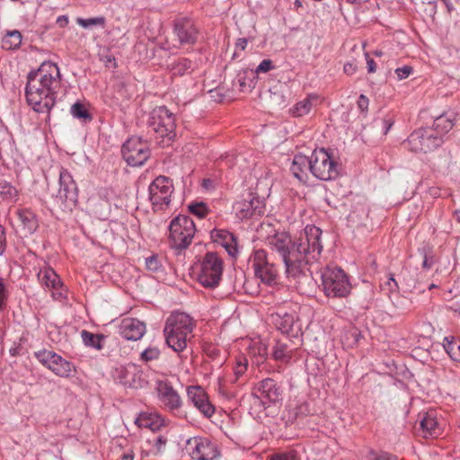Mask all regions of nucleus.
Instances as JSON below:
<instances>
[{"mask_svg": "<svg viewBox=\"0 0 460 460\" xmlns=\"http://www.w3.org/2000/svg\"><path fill=\"white\" fill-rule=\"evenodd\" d=\"M321 235L319 227L308 225L295 239L287 232H276L268 237V244L281 258L287 277L296 279L305 276L307 266L320 257L323 250Z\"/></svg>", "mask_w": 460, "mask_h": 460, "instance_id": "f257e3e1", "label": "nucleus"}, {"mask_svg": "<svg viewBox=\"0 0 460 460\" xmlns=\"http://www.w3.org/2000/svg\"><path fill=\"white\" fill-rule=\"evenodd\" d=\"M61 88V74L56 63L44 61L38 69L27 75L25 98L28 105L38 113L49 112L55 106Z\"/></svg>", "mask_w": 460, "mask_h": 460, "instance_id": "f03ea898", "label": "nucleus"}, {"mask_svg": "<svg viewBox=\"0 0 460 460\" xmlns=\"http://www.w3.org/2000/svg\"><path fill=\"white\" fill-rule=\"evenodd\" d=\"M146 126L148 134L159 146H169L176 137L175 116L165 106H158L151 111Z\"/></svg>", "mask_w": 460, "mask_h": 460, "instance_id": "7ed1b4c3", "label": "nucleus"}, {"mask_svg": "<svg viewBox=\"0 0 460 460\" xmlns=\"http://www.w3.org/2000/svg\"><path fill=\"white\" fill-rule=\"evenodd\" d=\"M195 323L185 313H172L166 320L164 333L167 345L175 352H181L187 347Z\"/></svg>", "mask_w": 460, "mask_h": 460, "instance_id": "20e7f679", "label": "nucleus"}, {"mask_svg": "<svg viewBox=\"0 0 460 460\" xmlns=\"http://www.w3.org/2000/svg\"><path fill=\"white\" fill-rule=\"evenodd\" d=\"M168 242L172 249L178 253L186 250L195 235L196 226L187 215H178L170 223Z\"/></svg>", "mask_w": 460, "mask_h": 460, "instance_id": "39448f33", "label": "nucleus"}, {"mask_svg": "<svg viewBox=\"0 0 460 460\" xmlns=\"http://www.w3.org/2000/svg\"><path fill=\"white\" fill-rule=\"evenodd\" d=\"M322 286L328 297L343 298L351 290V284L345 271L337 266H327L321 271Z\"/></svg>", "mask_w": 460, "mask_h": 460, "instance_id": "423d86ee", "label": "nucleus"}, {"mask_svg": "<svg viewBox=\"0 0 460 460\" xmlns=\"http://www.w3.org/2000/svg\"><path fill=\"white\" fill-rule=\"evenodd\" d=\"M310 172L321 181L335 180L340 175V164L324 148L314 149L309 157Z\"/></svg>", "mask_w": 460, "mask_h": 460, "instance_id": "0eeeda50", "label": "nucleus"}, {"mask_svg": "<svg viewBox=\"0 0 460 460\" xmlns=\"http://www.w3.org/2000/svg\"><path fill=\"white\" fill-rule=\"evenodd\" d=\"M249 261L254 270V275L263 284L274 286L278 284L279 270L270 259L264 249L254 250L249 257Z\"/></svg>", "mask_w": 460, "mask_h": 460, "instance_id": "6e6552de", "label": "nucleus"}, {"mask_svg": "<svg viewBox=\"0 0 460 460\" xmlns=\"http://www.w3.org/2000/svg\"><path fill=\"white\" fill-rule=\"evenodd\" d=\"M58 185L59 189L54 196V201L62 210H72L77 204L78 189L67 169L61 168Z\"/></svg>", "mask_w": 460, "mask_h": 460, "instance_id": "1a4fd4ad", "label": "nucleus"}, {"mask_svg": "<svg viewBox=\"0 0 460 460\" xmlns=\"http://www.w3.org/2000/svg\"><path fill=\"white\" fill-rule=\"evenodd\" d=\"M223 272V261L216 252H207L198 275L199 282L208 288L218 286Z\"/></svg>", "mask_w": 460, "mask_h": 460, "instance_id": "9d476101", "label": "nucleus"}, {"mask_svg": "<svg viewBox=\"0 0 460 460\" xmlns=\"http://www.w3.org/2000/svg\"><path fill=\"white\" fill-rule=\"evenodd\" d=\"M444 142L441 136L435 134L433 129L420 128L413 131L404 143L414 153H429L434 151Z\"/></svg>", "mask_w": 460, "mask_h": 460, "instance_id": "9b49d317", "label": "nucleus"}, {"mask_svg": "<svg viewBox=\"0 0 460 460\" xmlns=\"http://www.w3.org/2000/svg\"><path fill=\"white\" fill-rule=\"evenodd\" d=\"M252 397L253 405L267 409L271 404L281 401L282 391L277 381L272 378H265L252 389Z\"/></svg>", "mask_w": 460, "mask_h": 460, "instance_id": "f8f14e48", "label": "nucleus"}, {"mask_svg": "<svg viewBox=\"0 0 460 460\" xmlns=\"http://www.w3.org/2000/svg\"><path fill=\"white\" fill-rule=\"evenodd\" d=\"M186 450L193 460H217L221 451L217 441L207 437H193L187 440Z\"/></svg>", "mask_w": 460, "mask_h": 460, "instance_id": "ddd939ff", "label": "nucleus"}, {"mask_svg": "<svg viewBox=\"0 0 460 460\" xmlns=\"http://www.w3.org/2000/svg\"><path fill=\"white\" fill-rule=\"evenodd\" d=\"M199 33V27L190 16L179 15L172 21V34L181 47L195 45Z\"/></svg>", "mask_w": 460, "mask_h": 460, "instance_id": "4468645a", "label": "nucleus"}, {"mask_svg": "<svg viewBox=\"0 0 460 460\" xmlns=\"http://www.w3.org/2000/svg\"><path fill=\"white\" fill-rule=\"evenodd\" d=\"M149 200L153 209L163 210L171 203V197L173 192L172 181L170 178L160 175L149 185Z\"/></svg>", "mask_w": 460, "mask_h": 460, "instance_id": "2eb2a0df", "label": "nucleus"}, {"mask_svg": "<svg viewBox=\"0 0 460 460\" xmlns=\"http://www.w3.org/2000/svg\"><path fill=\"white\" fill-rule=\"evenodd\" d=\"M124 160L130 166H140L150 156V148L146 142L139 137L128 138L121 147Z\"/></svg>", "mask_w": 460, "mask_h": 460, "instance_id": "dca6fc26", "label": "nucleus"}, {"mask_svg": "<svg viewBox=\"0 0 460 460\" xmlns=\"http://www.w3.org/2000/svg\"><path fill=\"white\" fill-rule=\"evenodd\" d=\"M297 317L294 312H288L285 308H279L269 316L270 323L284 334L297 336L301 331L296 323Z\"/></svg>", "mask_w": 460, "mask_h": 460, "instance_id": "f3484780", "label": "nucleus"}, {"mask_svg": "<svg viewBox=\"0 0 460 460\" xmlns=\"http://www.w3.org/2000/svg\"><path fill=\"white\" fill-rule=\"evenodd\" d=\"M155 391L157 398L164 409L170 412H176L180 411L182 406L181 398L169 381H156Z\"/></svg>", "mask_w": 460, "mask_h": 460, "instance_id": "a211bd4d", "label": "nucleus"}, {"mask_svg": "<svg viewBox=\"0 0 460 460\" xmlns=\"http://www.w3.org/2000/svg\"><path fill=\"white\" fill-rule=\"evenodd\" d=\"M265 213V201L253 193L235 205L236 217L241 219L257 218Z\"/></svg>", "mask_w": 460, "mask_h": 460, "instance_id": "6ab92c4d", "label": "nucleus"}, {"mask_svg": "<svg viewBox=\"0 0 460 460\" xmlns=\"http://www.w3.org/2000/svg\"><path fill=\"white\" fill-rule=\"evenodd\" d=\"M187 396L205 418L210 419L214 415L216 408L209 401L207 392L200 385L188 386Z\"/></svg>", "mask_w": 460, "mask_h": 460, "instance_id": "aec40b11", "label": "nucleus"}, {"mask_svg": "<svg viewBox=\"0 0 460 460\" xmlns=\"http://www.w3.org/2000/svg\"><path fill=\"white\" fill-rule=\"evenodd\" d=\"M214 243L222 245L231 257L238 254L237 237L231 232L225 229H213L210 233Z\"/></svg>", "mask_w": 460, "mask_h": 460, "instance_id": "412c9836", "label": "nucleus"}, {"mask_svg": "<svg viewBox=\"0 0 460 460\" xmlns=\"http://www.w3.org/2000/svg\"><path fill=\"white\" fill-rule=\"evenodd\" d=\"M146 333L145 323L136 318H126L120 324V334L128 341H138Z\"/></svg>", "mask_w": 460, "mask_h": 460, "instance_id": "4be33fe9", "label": "nucleus"}, {"mask_svg": "<svg viewBox=\"0 0 460 460\" xmlns=\"http://www.w3.org/2000/svg\"><path fill=\"white\" fill-rule=\"evenodd\" d=\"M307 170L310 171L309 157L304 155H296L290 165V172L301 182L308 180Z\"/></svg>", "mask_w": 460, "mask_h": 460, "instance_id": "5701e85b", "label": "nucleus"}, {"mask_svg": "<svg viewBox=\"0 0 460 460\" xmlns=\"http://www.w3.org/2000/svg\"><path fill=\"white\" fill-rule=\"evenodd\" d=\"M164 422L162 416L154 412H141L135 420L139 428L149 429L152 431L159 430L164 425Z\"/></svg>", "mask_w": 460, "mask_h": 460, "instance_id": "b1692460", "label": "nucleus"}, {"mask_svg": "<svg viewBox=\"0 0 460 460\" xmlns=\"http://www.w3.org/2000/svg\"><path fill=\"white\" fill-rule=\"evenodd\" d=\"M49 370L60 377H70L76 373L75 366L57 354Z\"/></svg>", "mask_w": 460, "mask_h": 460, "instance_id": "393cba45", "label": "nucleus"}, {"mask_svg": "<svg viewBox=\"0 0 460 460\" xmlns=\"http://www.w3.org/2000/svg\"><path fill=\"white\" fill-rule=\"evenodd\" d=\"M18 218L22 226L25 234H33L38 226V219L36 215L29 208H22L17 211Z\"/></svg>", "mask_w": 460, "mask_h": 460, "instance_id": "a878e982", "label": "nucleus"}, {"mask_svg": "<svg viewBox=\"0 0 460 460\" xmlns=\"http://www.w3.org/2000/svg\"><path fill=\"white\" fill-rule=\"evenodd\" d=\"M420 427L422 430L424 437L432 436L437 437L440 434L438 422L434 415V412H425L420 420Z\"/></svg>", "mask_w": 460, "mask_h": 460, "instance_id": "bb28decb", "label": "nucleus"}, {"mask_svg": "<svg viewBox=\"0 0 460 460\" xmlns=\"http://www.w3.org/2000/svg\"><path fill=\"white\" fill-rule=\"evenodd\" d=\"M454 119L455 115L453 113H443L435 118L432 129L435 134L443 137L453 128Z\"/></svg>", "mask_w": 460, "mask_h": 460, "instance_id": "cd10ccee", "label": "nucleus"}, {"mask_svg": "<svg viewBox=\"0 0 460 460\" xmlns=\"http://www.w3.org/2000/svg\"><path fill=\"white\" fill-rule=\"evenodd\" d=\"M133 372L128 368H121L119 371V382L123 384L125 386L138 388L142 387L141 379H140V371H137L135 367H132Z\"/></svg>", "mask_w": 460, "mask_h": 460, "instance_id": "c85d7f7f", "label": "nucleus"}, {"mask_svg": "<svg viewBox=\"0 0 460 460\" xmlns=\"http://www.w3.org/2000/svg\"><path fill=\"white\" fill-rule=\"evenodd\" d=\"M22 35L18 30L6 31L1 40V47L5 50H14L20 48Z\"/></svg>", "mask_w": 460, "mask_h": 460, "instance_id": "c756f323", "label": "nucleus"}, {"mask_svg": "<svg viewBox=\"0 0 460 460\" xmlns=\"http://www.w3.org/2000/svg\"><path fill=\"white\" fill-rule=\"evenodd\" d=\"M39 279L48 288L58 289L62 286L59 276L51 268H45L38 274Z\"/></svg>", "mask_w": 460, "mask_h": 460, "instance_id": "7c9ffc66", "label": "nucleus"}, {"mask_svg": "<svg viewBox=\"0 0 460 460\" xmlns=\"http://www.w3.org/2000/svg\"><path fill=\"white\" fill-rule=\"evenodd\" d=\"M81 338L85 346L100 350L103 347L102 341L106 337L101 333L95 334L89 331L83 330L81 332Z\"/></svg>", "mask_w": 460, "mask_h": 460, "instance_id": "2f4dec72", "label": "nucleus"}, {"mask_svg": "<svg viewBox=\"0 0 460 460\" xmlns=\"http://www.w3.org/2000/svg\"><path fill=\"white\" fill-rule=\"evenodd\" d=\"M313 101H316V97L308 95L305 99L296 102L290 109V113L293 117H302L308 114L313 107Z\"/></svg>", "mask_w": 460, "mask_h": 460, "instance_id": "473e14b6", "label": "nucleus"}, {"mask_svg": "<svg viewBox=\"0 0 460 460\" xmlns=\"http://www.w3.org/2000/svg\"><path fill=\"white\" fill-rule=\"evenodd\" d=\"M192 61L186 58H181L171 65L172 75L181 76L193 71Z\"/></svg>", "mask_w": 460, "mask_h": 460, "instance_id": "72a5a7b5", "label": "nucleus"}, {"mask_svg": "<svg viewBox=\"0 0 460 460\" xmlns=\"http://www.w3.org/2000/svg\"><path fill=\"white\" fill-rule=\"evenodd\" d=\"M443 347L454 361L460 362V340L454 337H446Z\"/></svg>", "mask_w": 460, "mask_h": 460, "instance_id": "f704fd0d", "label": "nucleus"}, {"mask_svg": "<svg viewBox=\"0 0 460 460\" xmlns=\"http://www.w3.org/2000/svg\"><path fill=\"white\" fill-rule=\"evenodd\" d=\"M70 112L74 118L82 120L84 123L90 122L93 119V115L90 113L84 104L77 102L71 106Z\"/></svg>", "mask_w": 460, "mask_h": 460, "instance_id": "c9c22d12", "label": "nucleus"}, {"mask_svg": "<svg viewBox=\"0 0 460 460\" xmlns=\"http://www.w3.org/2000/svg\"><path fill=\"white\" fill-rule=\"evenodd\" d=\"M272 357L278 361H288L291 358V353L287 344L278 341L272 349Z\"/></svg>", "mask_w": 460, "mask_h": 460, "instance_id": "e433bc0d", "label": "nucleus"}, {"mask_svg": "<svg viewBox=\"0 0 460 460\" xmlns=\"http://www.w3.org/2000/svg\"><path fill=\"white\" fill-rule=\"evenodd\" d=\"M18 191L11 183L7 181L0 182V199L5 201H13L16 199Z\"/></svg>", "mask_w": 460, "mask_h": 460, "instance_id": "4c0bfd02", "label": "nucleus"}, {"mask_svg": "<svg viewBox=\"0 0 460 460\" xmlns=\"http://www.w3.org/2000/svg\"><path fill=\"white\" fill-rule=\"evenodd\" d=\"M236 82L239 85V89L242 92H251L254 88V80L249 77L248 72L243 71L239 73L236 77Z\"/></svg>", "mask_w": 460, "mask_h": 460, "instance_id": "58836bf2", "label": "nucleus"}, {"mask_svg": "<svg viewBox=\"0 0 460 460\" xmlns=\"http://www.w3.org/2000/svg\"><path fill=\"white\" fill-rule=\"evenodd\" d=\"M77 23L84 29H89L92 26H100L102 28L105 27L106 19L104 16H98L93 18H77Z\"/></svg>", "mask_w": 460, "mask_h": 460, "instance_id": "ea45409f", "label": "nucleus"}, {"mask_svg": "<svg viewBox=\"0 0 460 460\" xmlns=\"http://www.w3.org/2000/svg\"><path fill=\"white\" fill-rule=\"evenodd\" d=\"M56 356L57 353L46 349L35 352V358L49 369H50L51 365L54 361L53 358Z\"/></svg>", "mask_w": 460, "mask_h": 460, "instance_id": "a19ab883", "label": "nucleus"}, {"mask_svg": "<svg viewBox=\"0 0 460 460\" xmlns=\"http://www.w3.org/2000/svg\"><path fill=\"white\" fill-rule=\"evenodd\" d=\"M367 460H397L395 456L389 454L385 451H376L374 449H370L366 456Z\"/></svg>", "mask_w": 460, "mask_h": 460, "instance_id": "79ce46f5", "label": "nucleus"}, {"mask_svg": "<svg viewBox=\"0 0 460 460\" xmlns=\"http://www.w3.org/2000/svg\"><path fill=\"white\" fill-rule=\"evenodd\" d=\"M189 211L199 218H204L208 213V208L204 202L191 203L189 205Z\"/></svg>", "mask_w": 460, "mask_h": 460, "instance_id": "37998d69", "label": "nucleus"}, {"mask_svg": "<svg viewBox=\"0 0 460 460\" xmlns=\"http://www.w3.org/2000/svg\"><path fill=\"white\" fill-rule=\"evenodd\" d=\"M250 352L263 361L268 356V347L262 342L254 343V345L250 348Z\"/></svg>", "mask_w": 460, "mask_h": 460, "instance_id": "c03bdc74", "label": "nucleus"}, {"mask_svg": "<svg viewBox=\"0 0 460 460\" xmlns=\"http://www.w3.org/2000/svg\"><path fill=\"white\" fill-rule=\"evenodd\" d=\"M275 66L273 65L272 60L270 59H263L259 66L256 67L255 71L253 72L251 70L250 74L251 75H253V74H261V73H267L272 69H274Z\"/></svg>", "mask_w": 460, "mask_h": 460, "instance_id": "a18cd8bd", "label": "nucleus"}, {"mask_svg": "<svg viewBox=\"0 0 460 460\" xmlns=\"http://www.w3.org/2000/svg\"><path fill=\"white\" fill-rule=\"evenodd\" d=\"M270 460H300V458L297 452L292 449L285 453L273 455Z\"/></svg>", "mask_w": 460, "mask_h": 460, "instance_id": "49530a36", "label": "nucleus"}, {"mask_svg": "<svg viewBox=\"0 0 460 460\" xmlns=\"http://www.w3.org/2000/svg\"><path fill=\"white\" fill-rule=\"evenodd\" d=\"M160 351L156 348H147L141 353V359L148 362L158 358Z\"/></svg>", "mask_w": 460, "mask_h": 460, "instance_id": "de8ad7c7", "label": "nucleus"}, {"mask_svg": "<svg viewBox=\"0 0 460 460\" xmlns=\"http://www.w3.org/2000/svg\"><path fill=\"white\" fill-rule=\"evenodd\" d=\"M146 267L148 270H151V271H157L160 267H161V263L158 260V257L156 255H152L148 258L146 259Z\"/></svg>", "mask_w": 460, "mask_h": 460, "instance_id": "09e8293b", "label": "nucleus"}, {"mask_svg": "<svg viewBox=\"0 0 460 460\" xmlns=\"http://www.w3.org/2000/svg\"><path fill=\"white\" fill-rule=\"evenodd\" d=\"M7 297L8 296L4 280L2 278H0V312H2L4 309L6 305Z\"/></svg>", "mask_w": 460, "mask_h": 460, "instance_id": "8fccbe9b", "label": "nucleus"}, {"mask_svg": "<svg viewBox=\"0 0 460 460\" xmlns=\"http://www.w3.org/2000/svg\"><path fill=\"white\" fill-rule=\"evenodd\" d=\"M360 337L361 333L357 328H352L346 333V338L351 340V345L357 344Z\"/></svg>", "mask_w": 460, "mask_h": 460, "instance_id": "3c124183", "label": "nucleus"}, {"mask_svg": "<svg viewBox=\"0 0 460 460\" xmlns=\"http://www.w3.org/2000/svg\"><path fill=\"white\" fill-rule=\"evenodd\" d=\"M412 67L410 66H404L402 67H398L395 69V74L397 77L402 80L407 78L412 72Z\"/></svg>", "mask_w": 460, "mask_h": 460, "instance_id": "603ef678", "label": "nucleus"}, {"mask_svg": "<svg viewBox=\"0 0 460 460\" xmlns=\"http://www.w3.org/2000/svg\"><path fill=\"white\" fill-rule=\"evenodd\" d=\"M369 101L367 96L360 94L358 100V107L361 112H367L368 109Z\"/></svg>", "mask_w": 460, "mask_h": 460, "instance_id": "864d4df0", "label": "nucleus"}, {"mask_svg": "<svg viewBox=\"0 0 460 460\" xmlns=\"http://www.w3.org/2000/svg\"><path fill=\"white\" fill-rule=\"evenodd\" d=\"M384 285L388 288L389 292L398 291L399 289V286L393 274L390 275V278L385 282Z\"/></svg>", "mask_w": 460, "mask_h": 460, "instance_id": "5fc2aeb1", "label": "nucleus"}, {"mask_svg": "<svg viewBox=\"0 0 460 460\" xmlns=\"http://www.w3.org/2000/svg\"><path fill=\"white\" fill-rule=\"evenodd\" d=\"M167 443V438L162 435L155 438V447L157 452H161Z\"/></svg>", "mask_w": 460, "mask_h": 460, "instance_id": "6e6d98bb", "label": "nucleus"}, {"mask_svg": "<svg viewBox=\"0 0 460 460\" xmlns=\"http://www.w3.org/2000/svg\"><path fill=\"white\" fill-rule=\"evenodd\" d=\"M6 247V237L4 227L0 224V255L4 252Z\"/></svg>", "mask_w": 460, "mask_h": 460, "instance_id": "4d7b16f0", "label": "nucleus"}, {"mask_svg": "<svg viewBox=\"0 0 460 460\" xmlns=\"http://www.w3.org/2000/svg\"><path fill=\"white\" fill-rule=\"evenodd\" d=\"M247 369V363H237V365L235 366L234 367V375L236 376V378H238L239 376H243L244 374V372L246 371Z\"/></svg>", "mask_w": 460, "mask_h": 460, "instance_id": "13d9d810", "label": "nucleus"}, {"mask_svg": "<svg viewBox=\"0 0 460 460\" xmlns=\"http://www.w3.org/2000/svg\"><path fill=\"white\" fill-rule=\"evenodd\" d=\"M393 125H394V119L392 118H385L382 120V127H383L385 135H386L388 133V131L390 130V128H392Z\"/></svg>", "mask_w": 460, "mask_h": 460, "instance_id": "bf43d9fd", "label": "nucleus"}, {"mask_svg": "<svg viewBox=\"0 0 460 460\" xmlns=\"http://www.w3.org/2000/svg\"><path fill=\"white\" fill-rule=\"evenodd\" d=\"M366 58H367V71L368 73H374L376 70V65L373 58H371L368 55V53H366Z\"/></svg>", "mask_w": 460, "mask_h": 460, "instance_id": "052dcab7", "label": "nucleus"}, {"mask_svg": "<svg viewBox=\"0 0 460 460\" xmlns=\"http://www.w3.org/2000/svg\"><path fill=\"white\" fill-rule=\"evenodd\" d=\"M344 73L347 75H353L357 71V66L352 62H347L343 66Z\"/></svg>", "mask_w": 460, "mask_h": 460, "instance_id": "680f3d73", "label": "nucleus"}, {"mask_svg": "<svg viewBox=\"0 0 460 460\" xmlns=\"http://www.w3.org/2000/svg\"><path fill=\"white\" fill-rule=\"evenodd\" d=\"M68 17L66 15H61V16H58V19H57V24L60 27V28H65L67 24H68Z\"/></svg>", "mask_w": 460, "mask_h": 460, "instance_id": "e2e57ef3", "label": "nucleus"}, {"mask_svg": "<svg viewBox=\"0 0 460 460\" xmlns=\"http://www.w3.org/2000/svg\"><path fill=\"white\" fill-rule=\"evenodd\" d=\"M432 264H433L432 257L429 258L427 255H425L423 262H422V267L429 270L432 267Z\"/></svg>", "mask_w": 460, "mask_h": 460, "instance_id": "0e129e2a", "label": "nucleus"}, {"mask_svg": "<svg viewBox=\"0 0 460 460\" xmlns=\"http://www.w3.org/2000/svg\"><path fill=\"white\" fill-rule=\"evenodd\" d=\"M247 46V40L245 38H240L238 39L236 42V48L244 50Z\"/></svg>", "mask_w": 460, "mask_h": 460, "instance_id": "69168bd1", "label": "nucleus"}, {"mask_svg": "<svg viewBox=\"0 0 460 460\" xmlns=\"http://www.w3.org/2000/svg\"><path fill=\"white\" fill-rule=\"evenodd\" d=\"M21 350H22V346L18 345L13 348H11L9 352L12 356L15 357V356H18L21 354Z\"/></svg>", "mask_w": 460, "mask_h": 460, "instance_id": "338daca9", "label": "nucleus"}, {"mask_svg": "<svg viewBox=\"0 0 460 460\" xmlns=\"http://www.w3.org/2000/svg\"><path fill=\"white\" fill-rule=\"evenodd\" d=\"M56 292H53L52 296L54 298L56 299H58V298H61L63 297V288H62V286L61 287H58V289H55Z\"/></svg>", "mask_w": 460, "mask_h": 460, "instance_id": "774afa93", "label": "nucleus"}]
</instances>
